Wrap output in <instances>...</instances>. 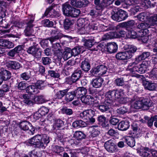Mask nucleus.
<instances>
[{
  "label": "nucleus",
  "instance_id": "nucleus-1",
  "mask_svg": "<svg viewBox=\"0 0 157 157\" xmlns=\"http://www.w3.org/2000/svg\"><path fill=\"white\" fill-rule=\"evenodd\" d=\"M49 142V137L46 134H44L42 136L39 135H36L28 141L31 145L42 148H44Z\"/></svg>",
  "mask_w": 157,
  "mask_h": 157
},
{
  "label": "nucleus",
  "instance_id": "nucleus-2",
  "mask_svg": "<svg viewBox=\"0 0 157 157\" xmlns=\"http://www.w3.org/2000/svg\"><path fill=\"white\" fill-rule=\"evenodd\" d=\"M124 52L117 53L116 55V58L118 60H125L131 58L137 50L136 47L132 45H127L125 46Z\"/></svg>",
  "mask_w": 157,
  "mask_h": 157
},
{
  "label": "nucleus",
  "instance_id": "nucleus-3",
  "mask_svg": "<svg viewBox=\"0 0 157 157\" xmlns=\"http://www.w3.org/2000/svg\"><path fill=\"white\" fill-rule=\"evenodd\" d=\"M22 97L24 103L30 106L33 105L35 102L40 104L45 102L44 97L42 95L31 98L28 94H25L22 95Z\"/></svg>",
  "mask_w": 157,
  "mask_h": 157
},
{
  "label": "nucleus",
  "instance_id": "nucleus-4",
  "mask_svg": "<svg viewBox=\"0 0 157 157\" xmlns=\"http://www.w3.org/2000/svg\"><path fill=\"white\" fill-rule=\"evenodd\" d=\"M151 105L149 99H144L142 98L137 99L136 101L133 104V106L135 109H139L142 108L144 109H147Z\"/></svg>",
  "mask_w": 157,
  "mask_h": 157
},
{
  "label": "nucleus",
  "instance_id": "nucleus-5",
  "mask_svg": "<svg viewBox=\"0 0 157 157\" xmlns=\"http://www.w3.org/2000/svg\"><path fill=\"white\" fill-rule=\"evenodd\" d=\"M88 21L83 18L79 19L77 21V25L79 33L83 34L86 33L88 26Z\"/></svg>",
  "mask_w": 157,
  "mask_h": 157
},
{
  "label": "nucleus",
  "instance_id": "nucleus-6",
  "mask_svg": "<svg viewBox=\"0 0 157 157\" xmlns=\"http://www.w3.org/2000/svg\"><path fill=\"white\" fill-rule=\"evenodd\" d=\"M108 69L106 66L101 65L98 66L96 68L91 70V73L96 77L103 76L107 72Z\"/></svg>",
  "mask_w": 157,
  "mask_h": 157
},
{
  "label": "nucleus",
  "instance_id": "nucleus-7",
  "mask_svg": "<svg viewBox=\"0 0 157 157\" xmlns=\"http://www.w3.org/2000/svg\"><path fill=\"white\" fill-rule=\"evenodd\" d=\"M127 34L125 31L121 30L119 31L106 34L105 36H106L105 38L106 39L124 37L127 38Z\"/></svg>",
  "mask_w": 157,
  "mask_h": 157
},
{
  "label": "nucleus",
  "instance_id": "nucleus-8",
  "mask_svg": "<svg viewBox=\"0 0 157 157\" xmlns=\"http://www.w3.org/2000/svg\"><path fill=\"white\" fill-rule=\"evenodd\" d=\"M104 147L106 150L109 152H114L117 150V146L115 144L114 141L111 140L106 142L104 144Z\"/></svg>",
  "mask_w": 157,
  "mask_h": 157
},
{
  "label": "nucleus",
  "instance_id": "nucleus-9",
  "mask_svg": "<svg viewBox=\"0 0 157 157\" xmlns=\"http://www.w3.org/2000/svg\"><path fill=\"white\" fill-rule=\"evenodd\" d=\"M34 20V17L33 16H32L30 20L27 24L26 28L24 31L25 35L27 36H34V35L33 34L34 31L32 29L33 25L32 24Z\"/></svg>",
  "mask_w": 157,
  "mask_h": 157
},
{
  "label": "nucleus",
  "instance_id": "nucleus-10",
  "mask_svg": "<svg viewBox=\"0 0 157 157\" xmlns=\"http://www.w3.org/2000/svg\"><path fill=\"white\" fill-rule=\"evenodd\" d=\"M94 40L93 39L86 40L85 41L84 45L88 48H91L92 47L94 48L90 49L92 51H98L101 49V48L99 45H94Z\"/></svg>",
  "mask_w": 157,
  "mask_h": 157
},
{
  "label": "nucleus",
  "instance_id": "nucleus-11",
  "mask_svg": "<svg viewBox=\"0 0 157 157\" xmlns=\"http://www.w3.org/2000/svg\"><path fill=\"white\" fill-rule=\"evenodd\" d=\"M56 7L50 6L47 8L44 13L45 16L49 17L51 16L52 17H57L59 16L60 14L58 11H56L55 8Z\"/></svg>",
  "mask_w": 157,
  "mask_h": 157
},
{
  "label": "nucleus",
  "instance_id": "nucleus-12",
  "mask_svg": "<svg viewBox=\"0 0 157 157\" xmlns=\"http://www.w3.org/2000/svg\"><path fill=\"white\" fill-rule=\"evenodd\" d=\"M70 3L74 6L81 8L87 6L89 4V2L87 0H71Z\"/></svg>",
  "mask_w": 157,
  "mask_h": 157
},
{
  "label": "nucleus",
  "instance_id": "nucleus-13",
  "mask_svg": "<svg viewBox=\"0 0 157 157\" xmlns=\"http://www.w3.org/2000/svg\"><path fill=\"white\" fill-rule=\"evenodd\" d=\"M95 113L91 109L85 110L80 113V117L84 120H88L90 118L93 117Z\"/></svg>",
  "mask_w": 157,
  "mask_h": 157
},
{
  "label": "nucleus",
  "instance_id": "nucleus-14",
  "mask_svg": "<svg viewBox=\"0 0 157 157\" xmlns=\"http://www.w3.org/2000/svg\"><path fill=\"white\" fill-rule=\"evenodd\" d=\"M27 51L28 53L35 57H38L41 55V52L39 50V47L37 45H33L29 47Z\"/></svg>",
  "mask_w": 157,
  "mask_h": 157
},
{
  "label": "nucleus",
  "instance_id": "nucleus-15",
  "mask_svg": "<svg viewBox=\"0 0 157 157\" xmlns=\"http://www.w3.org/2000/svg\"><path fill=\"white\" fill-rule=\"evenodd\" d=\"M48 112L49 109L48 108L46 107L42 106L38 110V113L34 114V117L36 120L38 119L41 117V116L45 115L48 113Z\"/></svg>",
  "mask_w": 157,
  "mask_h": 157
},
{
  "label": "nucleus",
  "instance_id": "nucleus-16",
  "mask_svg": "<svg viewBox=\"0 0 157 157\" xmlns=\"http://www.w3.org/2000/svg\"><path fill=\"white\" fill-rule=\"evenodd\" d=\"M106 47L107 52L110 53H115L117 51L118 47L116 43L113 42L108 43Z\"/></svg>",
  "mask_w": 157,
  "mask_h": 157
},
{
  "label": "nucleus",
  "instance_id": "nucleus-17",
  "mask_svg": "<svg viewBox=\"0 0 157 157\" xmlns=\"http://www.w3.org/2000/svg\"><path fill=\"white\" fill-rule=\"evenodd\" d=\"M112 104L105 100L103 103L98 105L97 107L101 112H104L109 111Z\"/></svg>",
  "mask_w": 157,
  "mask_h": 157
},
{
  "label": "nucleus",
  "instance_id": "nucleus-18",
  "mask_svg": "<svg viewBox=\"0 0 157 157\" xmlns=\"http://www.w3.org/2000/svg\"><path fill=\"white\" fill-rule=\"evenodd\" d=\"M51 34L52 35H56L54 36L50 37L49 38V41L51 43L53 42L56 41L57 40L59 39L61 37V34L59 33L58 31L56 29L52 30L51 32Z\"/></svg>",
  "mask_w": 157,
  "mask_h": 157
},
{
  "label": "nucleus",
  "instance_id": "nucleus-19",
  "mask_svg": "<svg viewBox=\"0 0 157 157\" xmlns=\"http://www.w3.org/2000/svg\"><path fill=\"white\" fill-rule=\"evenodd\" d=\"M94 4L97 10H103L106 7L104 0H94Z\"/></svg>",
  "mask_w": 157,
  "mask_h": 157
},
{
  "label": "nucleus",
  "instance_id": "nucleus-20",
  "mask_svg": "<svg viewBox=\"0 0 157 157\" xmlns=\"http://www.w3.org/2000/svg\"><path fill=\"white\" fill-rule=\"evenodd\" d=\"M58 58H61L63 57L64 59L67 60L72 56L71 52V49L70 48H67L65 49V51L64 52L63 55H56Z\"/></svg>",
  "mask_w": 157,
  "mask_h": 157
},
{
  "label": "nucleus",
  "instance_id": "nucleus-21",
  "mask_svg": "<svg viewBox=\"0 0 157 157\" xmlns=\"http://www.w3.org/2000/svg\"><path fill=\"white\" fill-rule=\"evenodd\" d=\"M76 96L77 98L82 97L86 93V90L84 87H79L73 91Z\"/></svg>",
  "mask_w": 157,
  "mask_h": 157
},
{
  "label": "nucleus",
  "instance_id": "nucleus-22",
  "mask_svg": "<svg viewBox=\"0 0 157 157\" xmlns=\"http://www.w3.org/2000/svg\"><path fill=\"white\" fill-rule=\"evenodd\" d=\"M0 75L3 81H6L10 78L11 74L9 71L3 69L0 72Z\"/></svg>",
  "mask_w": 157,
  "mask_h": 157
},
{
  "label": "nucleus",
  "instance_id": "nucleus-23",
  "mask_svg": "<svg viewBox=\"0 0 157 157\" xmlns=\"http://www.w3.org/2000/svg\"><path fill=\"white\" fill-rule=\"evenodd\" d=\"M114 90H109L107 92L105 95V100L112 104V102L115 100Z\"/></svg>",
  "mask_w": 157,
  "mask_h": 157
},
{
  "label": "nucleus",
  "instance_id": "nucleus-24",
  "mask_svg": "<svg viewBox=\"0 0 157 157\" xmlns=\"http://www.w3.org/2000/svg\"><path fill=\"white\" fill-rule=\"evenodd\" d=\"M104 81L103 79L99 78L93 79L91 82L93 87L95 88H99L101 87Z\"/></svg>",
  "mask_w": 157,
  "mask_h": 157
},
{
  "label": "nucleus",
  "instance_id": "nucleus-25",
  "mask_svg": "<svg viewBox=\"0 0 157 157\" xmlns=\"http://www.w3.org/2000/svg\"><path fill=\"white\" fill-rule=\"evenodd\" d=\"M22 49L21 46H17L9 52L8 53V55L10 57L13 58L16 54L19 53Z\"/></svg>",
  "mask_w": 157,
  "mask_h": 157
},
{
  "label": "nucleus",
  "instance_id": "nucleus-26",
  "mask_svg": "<svg viewBox=\"0 0 157 157\" xmlns=\"http://www.w3.org/2000/svg\"><path fill=\"white\" fill-rule=\"evenodd\" d=\"M26 92L30 94H35L39 92V90L38 89L35 85H30L27 86L26 89Z\"/></svg>",
  "mask_w": 157,
  "mask_h": 157
},
{
  "label": "nucleus",
  "instance_id": "nucleus-27",
  "mask_svg": "<svg viewBox=\"0 0 157 157\" xmlns=\"http://www.w3.org/2000/svg\"><path fill=\"white\" fill-rule=\"evenodd\" d=\"M81 73L82 71L80 70H77L75 71L70 79L72 82H75L78 80L81 77Z\"/></svg>",
  "mask_w": 157,
  "mask_h": 157
},
{
  "label": "nucleus",
  "instance_id": "nucleus-28",
  "mask_svg": "<svg viewBox=\"0 0 157 157\" xmlns=\"http://www.w3.org/2000/svg\"><path fill=\"white\" fill-rule=\"evenodd\" d=\"M118 13L119 15V22L125 20L128 17L126 11L120 8H118Z\"/></svg>",
  "mask_w": 157,
  "mask_h": 157
},
{
  "label": "nucleus",
  "instance_id": "nucleus-29",
  "mask_svg": "<svg viewBox=\"0 0 157 157\" xmlns=\"http://www.w3.org/2000/svg\"><path fill=\"white\" fill-rule=\"evenodd\" d=\"M144 87L150 90H155L157 91V84L151 82H147L144 84Z\"/></svg>",
  "mask_w": 157,
  "mask_h": 157
},
{
  "label": "nucleus",
  "instance_id": "nucleus-30",
  "mask_svg": "<svg viewBox=\"0 0 157 157\" xmlns=\"http://www.w3.org/2000/svg\"><path fill=\"white\" fill-rule=\"evenodd\" d=\"M129 127L128 122L127 121H121L118 125V129L121 131H124L127 130Z\"/></svg>",
  "mask_w": 157,
  "mask_h": 157
},
{
  "label": "nucleus",
  "instance_id": "nucleus-31",
  "mask_svg": "<svg viewBox=\"0 0 157 157\" xmlns=\"http://www.w3.org/2000/svg\"><path fill=\"white\" fill-rule=\"evenodd\" d=\"M124 141H125L127 144L131 147H133L135 144V140L134 138L128 136L124 137Z\"/></svg>",
  "mask_w": 157,
  "mask_h": 157
},
{
  "label": "nucleus",
  "instance_id": "nucleus-32",
  "mask_svg": "<svg viewBox=\"0 0 157 157\" xmlns=\"http://www.w3.org/2000/svg\"><path fill=\"white\" fill-rule=\"evenodd\" d=\"M149 66V65L148 62L146 61L143 62L140 65V67H139L138 72L140 74L145 73Z\"/></svg>",
  "mask_w": 157,
  "mask_h": 157
},
{
  "label": "nucleus",
  "instance_id": "nucleus-33",
  "mask_svg": "<svg viewBox=\"0 0 157 157\" xmlns=\"http://www.w3.org/2000/svg\"><path fill=\"white\" fill-rule=\"evenodd\" d=\"M7 66L13 69H18L21 67V65L18 62L14 61H10L7 63Z\"/></svg>",
  "mask_w": 157,
  "mask_h": 157
},
{
  "label": "nucleus",
  "instance_id": "nucleus-34",
  "mask_svg": "<svg viewBox=\"0 0 157 157\" xmlns=\"http://www.w3.org/2000/svg\"><path fill=\"white\" fill-rule=\"evenodd\" d=\"M72 8V7L68 2H67L64 3L62 6L63 11V13L66 16L68 15V13Z\"/></svg>",
  "mask_w": 157,
  "mask_h": 157
},
{
  "label": "nucleus",
  "instance_id": "nucleus-35",
  "mask_svg": "<svg viewBox=\"0 0 157 157\" xmlns=\"http://www.w3.org/2000/svg\"><path fill=\"white\" fill-rule=\"evenodd\" d=\"M81 100L82 102L85 104H91L94 102L93 97L90 95L83 96L81 97Z\"/></svg>",
  "mask_w": 157,
  "mask_h": 157
},
{
  "label": "nucleus",
  "instance_id": "nucleus-36",
  "mask_svg": "<svg viewBox=\"0 0 157 157\" xmlns=\"http://www.w3.org/2000/svg\"><path fill=\"white\" fill-rule=\"evenodd\" d=\"M81 12L79 10L74 8H72L67 16L72 17H76Z\"/></svg>",
  "mask_w": 157,
  "mask_h": 157
},
{
  "label": "nucleus",
  "instance_id": "nucleus-37",
  "mask_svg": "<svg viewBox=\"0 0 157 157\" xmlns=\"http://www.w3.org/2000/svg\"><path fill=\"white\" fill-rule=\"evenodd\" d=\"M150 55V53L149 52H144L142 54L136 58L135 61L136 63H138L140 61L145 59Z\"/></svg>",
  "mask_w": 157,
  "mask_h": 157
},
{
  "label": "nucleus",
  "instance_id": "nucleus-38",
  "mask_svg": "<svg viewBox=\"0 0 157 157\" xmlns=\"http://www.w3.org/2000/svg\"><path fill=\"white\" fill-rule=\"evenodd\" d=\"M81 68L82 69L85 71H88L90 68V65L87 59H85L82 63Z\"/></svg>",
  "mask_w": 157,
  "mask_h": 157
},
{
  "label": "nucleus",
  "instance_id": "nucleus-39",
  "mask_svg": "<svg viewBox=\"0 0 157 157\" xmlns=\"http://www.w3.org/2000/svg\"><path fill=\"white\" fill-rule=\"evenodd\" d=\"M86 125V123L82 120L76 121L73 123L72 126L74 128L84 127Z\"/></svg>",
  "mask_w": 157,
  "mask_h": 157
},
{
  "label": "nucleus",
  "instance_id": "nucleus-40",
  "mask_svg": "<svg viewBox=\"0 0 157 157\" xmlns=\"http://www.w3.org/2000/svg\"><path fill=\"white\" fill-rule=\"evenodd\" d=\"M135 63H136V62L135 63H130L128 66L127 69L131 72L134 73L136 72H138L139 67L137 66H135Z\"/></svg>",
  "mask_w": 157,
  "mask_h": 157
},
{
  "label": "nucleus",
  "instance_id": "nucleus-41",
  "mask_svg": "<svg viewBox=\"0 0 157 157\" xmlns=\"http://www.w3.org/2000/svg\"><path fill=\"white\" fill-rule=\"evenodd\" d=\"M92 131L90 132V138L94 137L97 136L99 134V128L98 127H92Z\"/></svg>",
  "mask_w": 157,
  "mask_h": 157
},
{
  "label": "nucleus",
  "instance_id": "nucleus-42",
  "mask_svg": "<svg viewBox=\"0 0 157 157\" xmlns=\"http://www.w3.org/2000/svg\"><path fill=\"white\" fill-rule=\"evenodd\" d=\"M64 124V122L61 120L57 119L56 120L53 125L54 129H58Z\"/></svg>",
  "mask_w": 157,
  "mask_h": 157
},
{
  "label": "nucleus",
  "instance_id": "nucleus-43",
  "mask_svg": "<svg viewBox=\"0 0 157 157\" xmlns=\"http://www.w3.org/2000/svg\"><path fill=\"white\" fill-rule=\"evenodd\" d=\"M76 96L74 91L68 92L66 94L65 97V100L67 102L72 101L75 97Z\"/></svg>",
  "mask_w": 157,
  "mask_h": 157
},
{
  "label": "nucleus",
  "instance_id": "nucleus-44",
  "mask_svg": "<svg viewBox=\"0 0 157 157\" xmlns=\"http://www.w3.org/2000/svg\"><path fill=\"white\" fill-rule=\"evenodd\" d=\"M58 139L60 140V142H63L64 141H68L69 143L72 144H75V140L72 139H70L69 138L66 137L64 138L63 136H59V135H58Z\"/></svg>",
  "mask_w": 157,
  "mask_h": 157
},
{
  "label": "nucleus",
  "instance_id": "nucleus-45",
  "mask_svg": "<svg viewBox=\"0 0 157 157\" xmlns=\"http://www.w3.org/2000/svg\"><path fill=\"white\" fill-rule=\"evenodd\" d=\"M74 137L78 140H82L84 138L85 135L82 132L76 131L74 135Z\"/></svg>",
  "mask_w": 157,
  "mask_h": 157
},
{
  "label": "nucleus",
  "instance_id": "nucleus-46",
  "mask_svg": "<svg viewBox=\"0 0 157 157\" xmlns=\"http://www.w3.org/2000/svg\"><path fill=\"white\" fill-rule=\"evenodd\" d=\"M14 46V44L12 42L7 40L4 39L3 47L6 48H11Z\"/></svg>",
  "mask_w": 157,
  "mask_h": 157
},
{
  "label": "nucleus",
  "instance_id": "nucleus-47",
  "mask_svg": "<svg viewBox=\"0 0 157 157\" xmlns=\"http://www.w3.org/2000/svg\"><path fill=\"white\" fill-rule=\"evenodd\" d=\"M31 126L30 124L26 121L22 122L20 124L21 128L23 130H28L29 126Z\"/></svg>",
  "mask_w": 157,
  "mask_h": 157
},
{
  "label": "nucleus",
  "instance_id": "nucleus-48",
  "mask_svg": "<svg viewBox=\"0 0 157 157\" xmlns=\"http://www.w3.org/2000/svg\"><path fill=\"white\" fill-rule=\"evenodd\" d=\"M82 48V46H77L71 49L72 55L73 56H77L80 54Z\"/></svg>",
  "mask_w": 157,
  "mask_h": 157
},
{
  "label": "nucleus",
  "instance_id": "nucleus-49",
  "mask_svg": "<svg viewBox=\"0 0 157 157\" xmlns=\"http://www.w3.org/2000/svg\"><path fill=\"white\" fill-rule=\"evenodd\" d=\"M115 99H120L124 95L123 90L121 89L114 90Z\"/></svg>",
  "mask_w": 157,
  "mask_h": 157
},
{
  "label": "nucleus",
  "instance_id": "nucleus-50",
  "mask_svg": "<svg viewBox=\"0 0 157 157\" xmlns=\"http://www.w3.org/2000/svg\"><path fill=\"white\" fill-rule=\"evenodd\" d=\"M68 91L67 89H65L62 90H60L56 94V96L58 98L61 99L66 95V94Z\"/></svg>",
  "mask_w": 157,
  "mask_h": 157
},
{
  "label": "nucleus",
  "instance_id": "nucleus-51",
  "mask_svg": "<svg viewBox=\"0 0 157 157\" xmlns=\"http://www.w3.org/2000/svg\"><path fill=\"white\" fill-rule=\"evenodd\" d=\"M149 78L152 79H157V68L153 69L148 73Z\"/></svg>",
  "mask_w": 157,
  "mask_h": 157
},
{
  "label": "nucleus",
  "instance_id": "nucleus-52",
  "mask_svg": "<svg viewBox=\"0 0 157 157\" xmlns=\"http://www.w3.org/2000/svg\"><path fill=\"white\" fill-rule=\"evenodd\" d=\"M111 18L113 20L119 22V15L118 13V8L114 10L112 13Z\"/></svg>",
  "mask_w": 157,
  "mask_h": 157
},
{
  "label": "nucleus",
  "instance_id": "nucleus-53",
  "mask_svg": "<svg viewBox=\"0 0 157 157\" xmlns=\"http://www.w3.org/2000/svg\"><path fill=\"white\" fill-rule=\"evenodd\" d=\"M149 14L148 13H142L137 16L138 19L141 21H144L147 19V15Z\"/></svg>",
  "mask_w": 157,
  "mask_h": 157
},
{
  "label": "nucleus",
  "instance_id": "nucleus-54",
  "mask_svg": "<svg viewBox=\"0 0 157 157\" xmlns=\"http://www.w3.org/2000/svg\"><path fill=\"white\" fill-rule=\"evenodd\" d=\"M148 22L151 26L154 25L156 24L157 22V14L149 18Z\"/></svg>",
  "mask_w": 157,
  "mask_h": 157
},
{
  "label": "nucleus",
  "instance_id": "nucleus-55",
  "mask_svg": "<svg viewBox=\"0 0 157 157\" xmlns=\"http://www.w3.org/2000/svg\"><path fill=\"white\" fill-rule=\"evenodd\" d=\"M119 101L121 103H125L127 102H132V100L130 98H128L127 97L125 96H122L120 99L119 100Z\"/></svg>",
  "mask_w": 157,
  "mask_h": 157
},
{
  "label": "nucleus",
  "instance_id": "nucleus-56",
  "mask_svg": "<svg viewBox=\"0 0 157 157\" xmlns=\"http://www.w3.org/2000/svg\"><path fill=\"white\" fill-rule=\"evenodd\" d=\"M52 50L55 53L57 54L60 52V46L59 43L54 44L52 45Z\"/></svg>",
  "mask_w": 157,
  "mask_h": 157
},
{
  "label": "nucleus",
  "instance_id": "nucleus-57",
  "mask_svg": "<svg viewBox=\"0 0 157 157\" xmlns=\"http://www.w3.org/2000/svg\"><path fill=\"white\" fill-rule=\"evenodd\" d=\"M150 26L151 25L149 22L148 23L143 22L139 24L137 26V28L141 30H144L147 28H149Z\"/></svg>",
  "mask_w": 157,
  "mask_h": 157
},
{
  "label": "nucleus",
  "instance_id": "nucleus-58",
  "mask_svg": "<svg viewBox=\"0 0 157 157\" xmlns=\"http://www.w3.org/2000/svg\"><path fill=\"white\" fill-rule=\"evenodd\" d=\"M73 24V21L68 19H66L64 22V27L66 29H68Z\"/></svg>",
  "mask_w": 157,
  "mask_h": 157
},
{
  "label": "nucleus",
  "instance_id": "nucleus-59",
  "mask_svg": "<svg viewBox=\"0 0 157 157\" xmlns=\"http://www.w3.org/2000/svg\"><path fill=\"white\" fill-rule=\"evenodd\" d=\"M89 28L93 30H97L98 29V24L96 21H92L91 23L88 24Z\"/></svg>",
  "mask_w": 157,
  "mask_h": 157
},
{
  "label": "nucleus",
  "instance_id": "nucleus-60",
  "mask_svg": "<svg viewBox=\"0 0 157 157\" xmlns=\"http://www.w3.org/2000/svg\"><path fill=\"white\" fill-rule=\"evenodd\" d=\"M137 36L136 32L133 30H131V31H128V33L127 35V38H135Z\"/></svg>",
  "mask_w": 157,
  "mask_h": 157
},
{
  "label": "nucleus",
  "instance_id": "nucleus-61",
  "mask_svg": "<svg viewBox=\"0 0 157 157\" xmlns=\"http://www.w3.org/2000/svg\"><path fill=\"white\" fill-rule=\"evenodd\" d=\"M135 24V21L133 20H130L126 21L127 30H129L130 29H132L134 27Z\"/></svg>",
  "mask_w": 157,
  "mask_h": 157
},
{
  "label": "nucleus",
  "instance_id": "nucleus-62",
  "mask_svg": "<svg viewBox=\"0 0 157 157\" xmlns=\"http://www.w3.org/2000/svg\"><path fill=\"white\" fill-rule=\"evenodd\" d=\"M63 150V147L57 145L53 146L52 147V151L57 153H59L62 152Z\"/></svg>",
  "mask_w": 157,
  "mask_h": 157
},
{
  "label": "nucleus",
  "instance_id": "nucleus-63",
  "mask_svg": "<svg viewBox=\"0 0 157 157\" xmlns=\"http://www.w3.org/2000/svg\"><path fill=\"white\" fill-rule=\"evenodd\" d=\"M148 149L147 147H144L143 151L140 152V155L144 157H150V154L148 152Z\"/></svg>",
  "mask_w": 157,
  "mask_h": 157
},
{
  "label": "nucleus",
  "instance_id": "nucleus-64",
  "mask_svg": "<svg viewBox=\"0 0 157 157\" xmlns=\"http://www.w3.org/2000/svg\"><path fill=\"white\" fill-rule=\"evenodd\" d=\"M42 23L44 26L48 27H52L53 25V22L50 21L48 19L44 20L42 21Z\"/></svg>",
  "mask_w": 157,
  "mask_h": 157
}]
</instances>
